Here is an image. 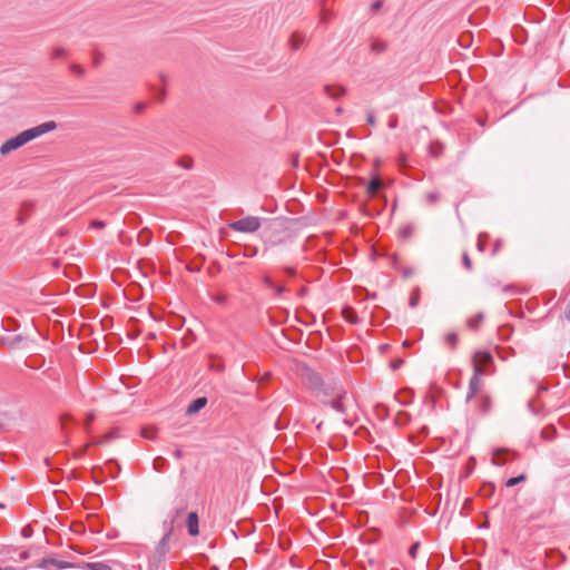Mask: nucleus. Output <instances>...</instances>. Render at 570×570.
Masks as SVG:
<instances>
[{
    "mask_svg": "<svg viewBox=\"0 0 570 570\" xmlns=\"http://www.w3.org/2000/svg\"><path fill=\"white\" fill-rule=\"evenodd\" d=\"M213 299L218 304H226L228 301V296L224 293H218L213 296Z\"/></svg>",
    "mask_w": 570,
    "mask_h": 570,
    "instance_id": "nucleus-32",
    "label": "nucleus"
},
{
    "mask_svg": "<svg viewBox=\"0 0 570 570\" xmlns=\"http://www.w3.org/2000/svg\"><path fill=\"white\" fill-rule=\"evenodd\" d=\"M146 106L147 105L145 102H136L134 106V110L135 112L140 114L145 110Z\"/></svg>",
    "mask_w": 570,
    "mask_h": 570,
    "instance_id": "nucleus-39",
    "label": "nucleus"
},
{
    "mask_svg": "<svg viewBox=\"0 0 570 570\" xmlns=\"http://www.w3.org/2000/svg\"><path fill=\"white\" fill-rule=\"evenodd\" d=\"M49 566H52L55 567L56 569L60 570V569H67V568H71V563L67 562V561H61V560H58V559H55V558H43L40 563L38 564V567L40 568H48Z\"/></svg>",
    "mask_w": 570,
    "mask_h": 570,
    "instance_id": "nucleus-10",
    "label": "nucleus"
},
{
    "mask_svg": "<svg viewBox=\"0 0 570 570\" xmlns=\"http://www.w3.org/2000/svg\"><path fill=\"white\" fill-rule=\"evenodd\" d=\"M179 164H180L183 167H185V168L189 169V168H191L193 160H191L190 158H188V159H186V160H180V161H179Z\"/></svg>",
    "mask_w": 570,
    "mask_h": 570,
    "instance_id": "nucleus-46",
    "label": "nucleus"
},
{
    "mask_svg": "<svg viewBox=\"0 0 570 570\" xmlns=\"http://www.w3.org/2000/svg\"><path fill=\"white\" fill-rule=\"evenodd\" d=\"M324 92L333 98V99H337L340 98L341 96L345 95L346 92V89L345 87L343 86H331V85H326L324 86Z\"/></svg>",
    "mask_w": 570,
    "mask_h": 570,
    "instance_id": "nucleus-13",
    "label": "nucleus"
},
{
    "mask_svg": "<svg viewBox=\"0 0 570 570\" xmlns=\"http://www.w3.org/2000/svg\"><path fill=\"white\" fill-rule=\"evenodd\" d=\"M159 79L161 80V82H164V83H165V82L167 81V75H165V73H163V72H161V73H159Z\"/></svg>",
    "mask_w": 570,
    "mask_h": 570,
    "instance_id": "nucleus-61",
    "label": "nucleus"
},
{
    "mask_svg": "<svg viewBox=\"0 0 570 570\" xmlns=\"http://www.w3.org/2000/svg\"><path fill=\"white\" fill-rule=\"evenodd\" d=\"M71 420H72V417L69 414L61 415V417H60L61 428L65 430L67 422H69Z\"/></svg>",
    "mask_w": 570,
    "mask_h": 570,
    "instance_id": "nucleus-38",
    "label": "nucleus"
},
{
    "mask_svg": "<svg viewBox=\"0 0 570 570\" xmlns=\"http://www.w3.org/2000/svg\"><path fill=\"white\" fill-rule=\"evenodd\" d=\"M95 420L94 413H88L85 420V428L88 430V426L91 424V422Z\"/></svg>",
    "mask_w": 570,
    "mask_h": 570,
    "instance_id": "nucleus-42",
    "label": "nucleus"
},
{
    "mask_svg": "<svg viewBox=\"0 0 570 570\" xmlns=\"http://www.w3.org/2000/svg\"><path fill=\"white\" fill-rule=\"evenodd\" d=\"M68 53L67 49L63 47H56L51 51V58L52 59H61L66 57Z\"/></svg>",
    "mask_w": 570,
    "mask_h": 570,
    "instance_id": "nucleus-26",
    "label": "nucleus"
},
{
    "mask_svg": "<svg viewBox=\"0 0 570 570\" xmlns=\"http://www.w3.org/2000/svg\"><path fill=\"white\" fill-rule=\"evenodd\" d=\"M420 296H421L420 288L419 287L414 288L411 293L410 301H409L410 307L414 308L419 305Z\"/></svg>",
    "mask_w": 570,
    "mask_h": 570,
    "instance_id": "nucleus-23",
    "label": "nucleus"
},
{
    "mask_svg": "<svg viewBox=\"0 0 570 570\" xmlns=\"http://www.w3.org/2000/svg\"><path fill=\"white\" fill-rule=\"evenodd\" d=\"M141 434H142V436H144V438H146V439H150V440H151V439H154V438H155V435H156V431H154V430H153V431H149V430H147V429H144Z\"/></svg>",
    "mask_w": 570,
    "mask_h": 570,
    "instance_id": "nucleus-40",
    "label": "nucleus"
},
{
    "mask_svg": "<svg viewBox=\"0 0 570 570\" xmlns=\"http://www.w3.org/2000/svg\"><path fill=\"white\" fill-rule=\"evenodd\" d=\"M165 97H166V89H165V88H161V89L159 90V92H158V97H157V98H158L160 101H163V100L165 99Z\"/></svg>",
    "mask_w": 570,
    "mask_h": 570,
    "instance_id": "nucleus-53",
    "label": "nucleus"
},
{
    "mask_svg": "<svg viewBox=\"0 0 570 570\" xmlns=\"http://www.w3.org/2000/svg\"><path fill=\"white\" fill-rule=\"evenodd\" d=\"M173 454H174L175 459H177V460H180V459L183 458V455H184L183 451H181V450H179V449H177L176 451H174V453H173Z\"/></svg>",
    "mask_w": 570,
    "mask_h": 570,
    "instance_id": "nucleus-54",
    "label": "nucleus"
},
{
    "mask_svg": "<svg viewBox=\"0 0 570 570\" xmlns=\"http://www.w3.org/2000/svg\"><path fill=\"white\" fill-rule=\"evenodd\" d=\"M366 121H367V124H368V125H371V126H375V124H376V119H375V117H374V114H373V112H368Z\"/></svg>",
    "mask_w": 570,
    "mask_h": 570,
    "instance_id": "nucleus-45",
    "label": "nucleus"
},
{
    "mask_svg": "<svg viewBox=\"0 0 570 570\" xmlns=\"http://www.w3.org/2000/svg\"><path fill=\"white\" fill-rule=\"evenodd\" d=\"M304 42V37L298 33H293L291 37V47L293 50L299 49L302 43Z\"/></svg>",
    "mask_w": 570,
    "mask_h": 570,
    "instance_id": "nucleus-24",
    "label": "nucleus"
},
{
    "mask_svg": "<svg viewBox=\"0 0 570 570\" xmlns=\"http://www.w3.org/2000/svg\"><path fill=\"white\" fill-rule=\"evenodd\" d=\"M556 434H557V430L553 425H548V426L543 428L541 431V436L544 440H552V439H554Z\"/></svg>",
    "mask_w": 570,
    "mask_h": 570,
    "instance_id": "nucleus-20",
    "label": "nucleus"
},
{
    "mask_svg": "<svg viewBox=\"0 0 570 570\" xmlns=\"http://www.w3.org/2000/svg\"><path fill=\"white\" fill-rule=\"evenodd\" d=\"M403 364V360L402 358H399L396 361H393L391 363V366L394 368V370H397L401 365Z\"/></svg>",
    "mask_w": 570,
    "mask_h": 570,
    "instance_id": "nucleus-49",
    "label": "nucleus"
},
{
    "mask_svg": "<svg viewBox=\"0 0 570 570\" xmlns=\"http://www.w3.org/2000/svg\"><path fill=\"white\" fill-rule=\"evenodd\" d=\"M207 404L206 397H197L187 407L186 413L188 415H194L198 413L202 409H204Z\"/></svg>",
    "mask_w": 570,
    "mask_h": 570,
    "instance_id": "nucleus-11",
    "label": "nucleus"
},
{
    "mask_svg": "<svg viewBox=\"0 0 570 570\" xmlns=\"http://www.w3.org/2000/svg\"><path fill=\"white\" fill-rule=\"evenodd\" d=\"M345 394L346 393H345L344 389H337L334 392V396L331 397L330 400H323V403L328 404L335 411L343 413L345 411V409H344L342 400L345 396Z\"/></svg>",
    "mask_w": 570,
    "mask_h": 570,
    "instance_id": "nucleus-6",
    "label": "nucleus"
},
{
    "mask_svg": "<svg viewBox=\"0 0 570 570\" xmlns=\"http://www.w3.org/2000/svg\"><path fill=\"white\" fill-rule=\"evenodd\" d=\"M462 263H463V266H464L468 271H471V269H472V262H471V258H470V256L468 255V253H463V255H462Z\"/></svg>",
    "mask_w": 570,
    "mask_h": 570,
    "instance_id": "nucleus-34",
    "label": "nucleus"
},
{
    "mask_svg": "<svg viewBox=\"0 0 570 570\" xmlns=\"http://www.w3.org/2000/svg\"><path fill=\"white\" fill-rule=\"evenodd\" d=\"M90 226L91 228L102 229L106 227V223L102 220H92Z\"/></svg>",
    "mask_w": 570,
    "mask_h": 570,
    "instance_id": "nucleus-37",
    "label": "nucleus"
},
{
    "mask_svg": "<svg viewBox=\"0 0 570 570\" xmlns=\"http://www.w3.org/2000/svg\"><path fill=\"white\" fill-rule=\"evenodd\" d=\"M213 367H214L216 371H218V372H220V371H223V370H224V365H223L222 363H218V364H215V363H214V364H213Z\"/></svg>",
    "mask_w": 570,
    "mask_h": 570,
    "instance_id": "nucleus-56",
    "label": "nucleus"
},
{
    "mask_svg": "<svg viewBox=\"0 0 570 570\" xmlns=\"http://www.w3.org/2000/svg\"><path fill=\"white\" fill-rule=\"evenodd\" d=\"M387 45L384 41L381 40H373L371 43V51L373 53L380 55L386 51Z\"/></svg>",
    "mask_w": 570,
    "mask_h": 570,
    "instance_id": "nucleus-17",
    "label": "nucleus"
},
{
    "mask_svg": "<svg viewBox=\"0 0 570 570\" xmlns=\"http://www.w3.org/2000/svg\"><path fill=\"white\" fill-rule=\"evenodd\" d=\"M493 361V357L490 353L488 352H476L474 355H473V370L475 368V366H478L480 370L483 371V367L488 366L489 364H491Z\"/></svg>",
    "mask_w": 570,
    "mask_h": 570,
    "instance_id": "nucleus-9",
    "label": "nucleus"
},
{
    "mask_svg": "<svg viewBox=\"0 0 570 570\" xmlns=\"http://www.w3.org/2000/svg\"><path fill=\"white\" fill-rule=\"evenodd\" d=\"M527 479L525 474H520L518 476H514V478H511L509 479L507 482H505V485L508 488H512L514 485H517L518 483L524 481Z\"/></svg>",
    "mask_w": 570,
    "mask_h": 570,
    "instance_id": "nucleus-27",
    "label": "nucleus"
},
{
    "mask_svg": "<svg viewBox=\"0 0 570 570\" xmlns=\"http://www.w3.org/2000/svg\"><path fill=\"white\" fill-rule=\"evenodd\" d=\"M57 128L56 121H46L42 122L36 127L29 128L27 130L21 131L17 136L6 140L0 146V155L7 156L13 150L19 149L20 147L24 146L29 141L41 137L42 135L50 132Z\"/></svg>",
    "mask_w": 570,
    "mask_h": 570,
    "instance_id": "nucleus-1",
    "label": "nucleus"
},
{
    "mask_svg": "<svg viewBox=\"0 0 570 570\" xmlns=\"http://www.w3.org/2000/svg\"><path fill=\"white\" fill-rule=\"evenodd\" d=\"M186 527L189 535L196 537L199 534V518L197 512L191 511L188 513L186 519Z\"/></svg>",
    "mask_w": 570,
    "mask_h": 570,
    "instance_id": "nucleus-8",
    "label": "nucleus"
},
{
    "mask_svg": "<svg viewBox=\"0 0 570 570\" xmlns=\"http://www.w3.org/2000/svg\"><path fill=\"white\" fill-rule=\"evenodd\" d=\"M337 389H343V387L336 383H327L324 381V386L322 389H320L318 391H321L325 397H333L334 392Z\"/></svg>",
    "mask_w": 570,
    "mask_h": 570,
    "instance_id": "nucleus-15",
    "label": "nucleus"
},
{
    "mask_svg": "<svg viewBox=\"0 0 570 570\" xmlns=\"http://www.w3.org/2000/svg\"><path fill=\"white\" fill-rule=\"evenodd\" d=\"M335 112H336L337 115H341V114L343 112V108H342V107H337V108H336V110H335Z\"/></svg>",
    "mask_w": 570,
    "mask_h": 570,
    "instance_id": "nucleus-63",
    "label": "nucleus"
},
{
    "mask_svg": "<svg viewBox=\"0 0 570 570\" xmlns=\"http://www.w3.org/2000/svg\"><path fill=\"white\" fill-rule=\"evenodd\" d=\"M306 294H307V288L306 287H302L298 291V296H301V297H304Z\"/></svg>",
    "mask_w": 570,
    "mask_h": 570,
    "instance_id": "nucleus-57",
    "label": "nucleus"
},
{
    "mask_svg": "<svg viewBox=\"0 0 570 570\" xmlns=\"http://www.w3.org/2000/svg\"><path fill=\"white\" fill-rule=\"evenodd\" d=\"M256 254H257V248L253 247L249 252H245L244 256L245 257H254Z\"/></svg>",
    "mask_w": 570,
    "mask_h": 570,
    "instance_id": "nucleus-50",
    "label": "nucleus"
},
{
    "mask_svg": "<svg viewBox=\"0 0 570 570\" xmlns=\"http://www.w3.org/2000/svg\"><path fill=\"white\" fill-rule=\"evenodd\" d=\"M70 69H71V71H72L75 75H77V76H79V77H82V76L85 75V69H83L80 65L72 63V65L70 66Z\"/></svg>",
    "mask_w": 570,
    "mask_h": 570,
    "instance_id": "nucleus-33",
    "label": "nucleus"
},
{
    "mask_svg": "<svg viewBox=\"0 0 570 570\" xmlns=\"http://www.w3.org/2000/svg\"><path fill=\"white\" fill-rule=\"evenodd\" d=\"M267 242H268L269 244H272V245H276V244L281 243L282 240H274V239H272V238L269 237V238L267 239Z\"/></svg>",
    "mask_w": 570,
    "mask_h": 570,
    "instance_id": "nucleus-62",
    "label": "nucleus"
},
{
    "mask_svg": "<svg viewBox=\"0 0 570 570\" xmlns=\"http://www.w3.org/2000/svg\"><path fill=\"white\" fill-rule=\"evenodd\" d=\"M278 227H282V223L274 222V223L271 224V228H273V229H278Z\"/></svg>",
    "mask_w": 570,
    "mask_h": 570,
    "instance_id": "nucleus-58",
    "label": "nucleus"
},
{
    "mask_svg": "<svg viewBox=\"0 0 570 570\" xmlns=\"http://www.w3.org/2000/svg\"><path fill=\"white\" fill-rule=\"evenodd\" d=\"M304 380L311 387L315 390H320L324 386V379L321 376V374L312 370H306L304 372Z\"/></svg>",
    "mask_w": 570,
    "mask_h": 570,
    "instance_id": "nucleus-7",
    "label": "nucleus"
},
{
    "mask_svg": "<svg viewBox=\"0 0 570 570\" xmlns=\"http://www.w3.org/2000/svg\"><path fill=\"white\" fill-rule=\"evenodd\" d=\"M343 315H344V318H345L347 322H350V323H352V324L357 323V316H356V314H355V312H354V309H353V308H351V307H346V308H344V311H343Z\"/></svg>",
    "mask_w": 570,
    "mask_h": 570,
    "instance_id": "nucleus-25",
    "label": "nucleus"
},
{
    "mask_svg": "<svg viewBox=\"0 0 570 570\" xmlns=\"http://www.w3.org/2000/svg\"><path fill=\"white\" fill-rule=\"evenodd\" d=\"M413 233H414V226L411 224H407V225L401 227L399 230L400 237H402L404 239H409L410 237H412Z\"/></svg>",
    "mask_w": 570,
    "mask_h": 570,
    "instance_id": "nucleus-21",
    "label": "nucleus"
},
{
    "mask_svg": "<svg viewBox=\"0 0 570 570\" xmlns=\"http://www.w3.org/2000/svg\"><path fill=\"white\" fill-rule=\"evenodd\" d=\"M518 458V453L508 449H497L493 451L492 463L494 465H504L508 461Z\"/></svg>",
    "mask_w": 570,
    "mask_h": 570,
    "instance_id": "nucleus-4",
    "label": "nucleus"
},
{
    "mask_svg": "<svg viewBox=\"0 0 570 570\" xmlns=\"http://www.w3.org/2000/svg\"><path fill=\"white\" fill-rule=\"evenodd\" d=\"M277 295H282L287 291V288L284 285H277L274 284V287L272 288Z\"/></svg>",
    "mask_w": 570,
    "mask_h": 570,
    "instance_id": "nucleus-36",
    "label": "nucleus"
},
{
    "mask_svg": "<svg viewBox=\"0 0 570 570\" xmlns=\"http://www.w3.org/2000/svg\"><path fill=\"white\" fill-rule=\"evenodd\" d=\"M501 246H502V240L497 239V242L494 243V246H493L492 254L495 255L501 249Z\"/></svg>",
    "mask_w": 570,
    "mask_h": 570,
    "instance_id": "nucleus-44",
    "label": "nucleus"
},
{
    "mask_svg": "<svg viewBox=\"0 0 570 570\" xmlns=\"http://www.w3.org/2000/svg\"><path fill=\"white\" fill-rule=\"evenodd\" d=\"M440 199V194L436 191H430L426 194V200L429 204H435Z\"/></svg>",
    "mask_w": 570,
    "mask_h": 570,
    "instance_id": "nucleus-30",
    "label": "nucleus"
},
{
    "mask_svg": "<svg viewBox=\"0 0 570 570\" xmlns=\"http://www.w3.org/2000/svg\"><path fill=\"white\" fill-rule=\"evenodd\" d=\"M22 535L24 538H29L32 535V529L30 525H26L24 528H22V531H21Z\"/></svg>",
    "mask_w": 570,
    "mask_h": 570,
    "instance_id": "nucleus-41",
    "label": "nucleus"
},
{
    "mask_svg": "<svg viewBox=\"0 0 570 570\" xmlns=\"http://www.w3.org/2000/svg\"><path fill=\"white\" fill-rule=\"evenodd\" d=\"M478 250L483 252L485 249V243L482 240L481 236L478 239L476 244Z\"/></svg>",
    "mask_w": 570,
    "mask_h": 570,
    "instance_id": "nucleus-48",
    "label": "nucleus"
},
{
    "mask_svg": "<svg viewBox=\"0 0 570 570\" xmlns=\"http://www.w3.org/2000/svg\"><path fill=\"white\" fill-rule=\"evenodd\" d=\"M484 320V313L480 312L475 316L470 317L466 322L468 327L471 330H478Z\"/></svg>",
    "mask_w": 570,
    "mask_h": 570,
    "instance_id": "nucleus-16",
    "label": "nucleus"
},
{
    "mask_svg": "<svg viewBox=\"0 0 570 570\" xmlns=\"http://www.w3.org/2000/svg\"><path fill=\"white\" fill-rule=\"evenodd\" d=\"M480 375H482V370H480L478 366H475V368L473 371V376L471 377L470 383H469V392L466 395V402H470L473 397H475L478 392L480 391L481 385H482Z\"/></svg>",
    "mask_w": 570,
    "mask_h": 570,
    "instance_id": "nucleus-5",
    "label": "nucleus"
},
{
    "mask_svg": "<svg viewBox=\"0 0 570 570\" xmlns=\"http://www.w3.org/2000/svg\"><path fill=\"white\" fill-rule=\"evenodd\" d=\"M228 226L230 229L235 232L255 233L261 228L262 219L256 216H247L245 218L230 223Z\"/></svg>",
    "mask_w": 570,
    "mask_h": 570,
    "instance_id": "nucleus-3",
    "label": "nucleus"
},
{
    "mask_svg": "<svg viewBox=\"0 0 570 570\" xmlns=\"http://www.w3.org/2000/svg\"><path fill=\"white\" fill-rule=\"evenodd\" d=\"M383 186V183L382 180L379 178V177H373L367 186H366V193L371 196V197H375L379 193V190L382 188Z\"/></svg>",
    "mask_w": 570,
    "mask_h": 570,
    "instance_id": "nucleus-14",
    "label": "nucleus"
},
{
    "mask_svg": "<svg viewBox=\"0 0 570 570\" xmlns=\"http://www.w3.org/2000/svg\"><path fill=\"white\" fill-rule=\"evenodd\" d=\"M85 568L88 570H112L106 562H87Z\"/></svg>",
    "mask_w": 570,
    "mask_h": 570,
    "instance_id": "nucleus-18",
    "label": "nucleus"
},
{
    "mask_svg": "<svg viewBox=\"0 0 570 570\" xmlns=\"http://www.w3.org/2000/svg\"><path fill=\"white\" fill-rule=\"evenodd\" d=\"M163 527L165 529V534L157 543L153 556V562L155 564H160L166 554L169 552V540L173 535V524H168L167 521H164Z\"/></svg>",
    "mask_w": 570,
    "mask_h": 570,
    "instance_id": "nucleus-2",
    "label": "nucleus"
},
{
    "mask_svg": "<svg viewBox=\"0 0 570 570\" xmlns=\"http://www.w3.org/2000/svg\"><path fill=\"white\" fill-rule=\"evenodd\" d=\"M110 438H112V433H107V434H105L104 436H101L99 439L92 440V442L90 444L101 445V444L107 443Z\"/></svg>",
    "mask_w": 570,
    "mask_h": 570,
    "instance_id": "nucleus-31",
    "label": "nucleus"
},
{
    "mask_svg": "<svg viewBox=\"0 0 570 570\" xmlns=\"http://www.w3.org/2000/svg\"><path fill=\"white\" fill-rule=\"evenodd\" d=\"M185 511V507H181V508H177L171 517V520L170 521H167L168 524H173V527L175 525V523L178 522L181 513Z\"/></svg>",
    "mask_w": 570,
    "mask_h": 570,
    "instance_id": "nucleus-29",
    "label": "nucleus"
},
{
    "mask_svg": "<svg viewBox=\"0 0 570 570\" xmlns=\"http://www.w3.org/2000/svg\"><path fill=\"white\" fill-rule=\"evenodd\" d=\"M167 464H168L167 460L163 456H157L153 461V468L157 472L164 471L165 468L167 466Z\"/></svg>",
    "mask_w": 570,
    "mask_h": 570,
    "instance_id": "nucleus-19",
    "label": "nucleus"
},
{
    "mask_svg": "<svg viewBox=\"0 0 570 570\" xmlns=\"http://www.w3.org/2000/svg\"><path fill=\"white\" fill-rule=\"evenodd\" d=\"M150 238H151V234L149 230H142L140 232V234L138 235V242L141 244V245H147L149 242H150Z\"/></svg>",
    "mask_w": 570,
    "mask_h": 570,
    "instance_id": "nucleus-28",
    "label": "nucleus"
},
{
    "mask_svg": "<svg viewBox=\"0 0 570 570\" xmlns=\"http://www.w3.org/2000/svg\"><path fill=\"white\" fill-rule=\"evenodd\" d=\"M564 317L570 321V301L568 302L566 309H564Z\"/></svg>",
    "mask_w": 570,
    "mask_h": 570,
    "instance_id": "nucleus-52",
    "label": "nucleus"
},
{
    "mask_svg": "<svg viewBox=\"0 0 570 570\" xmlns=\"http://www.w3.org/2000/svg\"><path fill=\"white\" fill-rule=\"evenodd\" d=\"M263 282H264V284H265L266 286H268L271 289L274 287V284H275V283L273 282V279H272L268 275H265V276L263 277Z\"/></svg>",
    "mask_w": 570,
    "mask_h": 570,
    "instance_id": "nucleus-43",
    "label": "nucleus"
},
{
    "mask_svg": "<svg viewBox=\"0 0 570 570\" xmlns=\"http://www.w3.org/2000/svg\"><path fill=\"white\" fill-rule=\"evenodd\" d=\"M396 126H397V120H396V118H394V119H392V120L390 121V127H391V128H395Z\"/></svg>",
    "mask_w": 570,
    "mask_h": 570,
    "instance_id": "nucleus-60",
    "label": "nucleus"
},
{
    "mask_svg": "<svg viewBox=\"0 0 570 570\" xmlns=\"http://www.w3.org/2000/svg\"><path fill=\"white\" fill-rule=\"evenodd\" d=\"M444 341L451 347V350H455L459 342V336L454 332L448 333L444 337Z\"/></svg>",
    "mask_w": 570,
    "mask_h": 570,
    "instance_id": "nucleus-22",
    "label": "nucleus"
},
{
    "mask_svg": "<svg viewBox=\"0 0 570 570\" xmlns=\"http://www.w3.org/2000/svg\"><path fill=\"white\" fill-rule=\"evenodd\" d=\"M492 407V400L489 395H481L478 401V411L480 414L484 415L488 414L491 411Z\"/></svg>",
    "mask_w": 570,
    "mask_h": 570,
    "instance_id": "nucleus-12",
    "label": "nucleus"
},
{
    "mask_svg": "<svg viewBox=\"0 0 570 570\" xmlns=\"http://www.w3.org/2000/svg\"><path fill=\"white\" fill-rule=\"evenodd\" d=\"M419 548H420V542H415L411 546V548L409 550V554L411 556V558H413V559L416 558Z\"/></svg>",
    "mask_w": 570,
    "mask_h": 570,
    "instance_id": "nucleus-35",
    "label": "nucleus"
},
{
    "mask_svg": "<svg viewBox=\"0 0 570 570\" xmlns=\"http://www.w3.org/2000/svg\"><path fill=\"white\" fill-rule=\"evenodd\" d=\"M284 272H285L288 276H295V274H296V271H295V268H293V267H284Z\"/></svg>",
    "mask_w": 570,
    "mask_h": 570,
    "instance_id": "nucleus-51",
    "label": "nucleus"
},
{
    "mask_svg": "<svg viewBox=\"0 0 570 570\" xmlns=\"http://www.w3.org/2000/svg\"><path fill=\"white\" fill-rule=\"evenodd\" d=\"M88 446H89V444H86V445H85V446H83V448H82V449H81V450H80L76 455H77L78 458L83 456V455H85V453H86V451H87V449H88Z\"/></svg>",
    "mask_w": 570,
    "mask_h": 570,
    "instance_id": "nucleus-55",
    "label": "nucleus"
},
{
    "mask_svg": "<svg viewBox=\"0 0 570 570\" xmlns=\"http://www.w3.org/2000/svg\"><path fill=\"white\" fill-rule=\"evenodd\" d=\"M0 570H16L13 567L0 568Z\"/></svg>",
    "mask_w": 570,
    "mask_h": 570,
    "instance_id": "nucleus-64",
    "label": "nucleus"
},
{
    "mask_svg": "<svg viewBox=\"0 0 570 570\" xmlns=\"http://www.w3.org/2000/svg\"><path fill=\"white\" fill-rule=\"evenodd\" d=\"M381 6H382L381 1H376V2L373 3L372 8L374 10H379L381 8Z\"/></svg>",
    "mask_w": 570,
    "mask_h": 570,
    "instance_id": "nucleus-59",
    "label": "nucleus"
},
{
    "mask_svg": "<svg viewBox=\"0 0 570 570\" xmlns=\"http://www.w3.org/2000/svg\"><path fill=\"white\" fill-rule=\"evenodd\" d=\"M502 291L504 293H509V294H514L515 293V287L513 285H507L502 288Z\"/></svg>",
    "mask_w": 570,
    "mask_h": 570,
    "instance_id": "nucleus-47",
    "label": "nucleus"
}]
</instances>
